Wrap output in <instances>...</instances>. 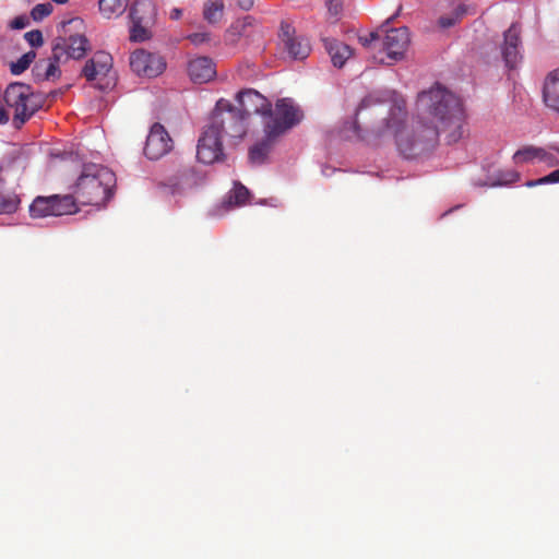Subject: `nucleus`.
I'll return each instance as SVG.
<instances>
[{
	"mask_svg": "<svg viewBox=\"0 0 559 559\" xmlns=\"http://www.w3.org/2000/svg\"><path fill=\"white\" fill-rule=\"evenodd\" d=\"M35 58L36 53L34 51L24 53L16 62L11 64V72L15 75L21 74L31 66Z\"/></svg>",
	"mask_w": 559,
	"mask_h": 559,
	"instance_id": "obj_30",
	"label": "nucleus"
},
{
	"mask_svg": "<svg viewBox=\"0 0 559 559\" xmlns=\"http://www.w3.org/2000/svg\"><path fill=\"white\" fill-rule=\"evenodd\" d=\"M115 185L116 176L109 168L98 164H85L72 194L75 205H104L111 198Z\"/></svg>",
	"mask_w": 559,
	"mask_h": 559,
	"instance_id": "obj_2",
	"label": "nucleus"
},
{
	"mask_svg": "<svg viewBox=\"0 0 559 559\" xmlns=\"http://www.w3.org/2000/svg\"><path fill=\"white\" fill-rule=\"evenodd\" d=\"M19 204V197L13 192L4 191L3 183L0 180V214H10L15 212Z\"/></svg>",
	"mask_w": 559,
	"mask_h": 559,
	"instance_id": "obj_25",
	"label": "nucleus"
},
{
	"mask_svg": "<svg viewBox=\"0 0 559 559\" xmlns=\"http://www.w3.org/2000/svg\"><path fill=\"white\" fill-rule=\"evenodd\" d=\"M552 148L555 151H557L559 154V147H552ZM538 160L547 164L550 167L559 165V158L557 156H555L552 153H550L544 148H542V154H539Z\"/></svg>",
	"mask_w": 559,
	"mask_h": 559,
	"instance_id": "obj_36",
	"label": "nucleus"
},
{
	"mask_svg": "<svg viewBox=\"0 0 559 559\" xmlns=\"http://www.w3.org/2000/svg\"><path fill=\"white\" fill-rule=\"evenodd\" d=\"M57 4H66L69 2V0H52Z\"/></svg>",
	"mask_w": 559,
	"mask_h": 559,
	"instance_id": "obj_43",
	"label": "nucleus"
},
{
	"mask_svg": "<svg viewBox=\"0 0 559 559\" xmlns=\"http://www.w3.org/2000/svg\"><path fill=\"white\" fill-rule=\"evenodd\" d=\"M25 40L29 46L38 48L44 45L43 33L39 29H33L24 34Z\"/></svg>",
	"mask_w": 559,
	"mask_h": 559,
	"instance_id": "obj_35",
	"label": "nucleus"
},
{
	"mask_svg": "<svg viewBox=\"0 0 559 559\" xmlns=\"http://www.w3.org/2000/svg\"><path fill=\"white\" fill-rule=\"evenodd\" d=\"M112 63L114 61L110 53L104 50H98L94 52V55L88 60H86L84 67L82 68V75L88 82L104 78L111 70Z\"/></svg>",
	"mask_w": 559,
	"mask_h": 559,
	"instance_id": "obj_15",
	"label": "nucleus"
},
{
	"mask_svg": "<svg viewBox=\"0 0 559 559\" xmlns=\"http://www.w3.org/2000/svg\"><path fill=\"white\" fill-rule=\"evenodd\" d=\"M556 182H559V168L554 170L552 173H550L549 175L543 177V178H539L537 180H528L526 181L525 186L528 187V188H533V187H536L538 185H544V183H556Z\"/></svg>",
	"mask_w": 559,
	"mask_h": 559,
	"instance_id": "obj_33",
	"label": "nucleus"
},
{
	"mask_svg": "<svg viewBox=\"0 0 559 559\" xmlns=\"http://www.w3.org/2000/svg\"><path fill=\"white\" fill-rule=\"evenodd\" d=\"M179 174H180V179H179V182L176 183V186L191 187L197 183V180L194 178L195 171L193 170V168H191V167L183 168L182 170H180Z\"/></svg>",
	"mask_w": 559,
	"mask_h": 559,
	"instance_id": "obj_32",
	"label": "nucleus"
},
{
	"mask_svg": "<svg viewBox=\"0 0 559 559\" xmlns=\"http://www.w3.org/2000/svg\"><path fill=\"white\" fill-rule=\"evenodd\" d=\"M207 126L233 139H241L247 132L245 115L224 98L217 100Z\"/></svg>",
	"mask_w": 559,
	"mask_h": 559,
	"instance_id": "obj_6",
	"label": "nucleus"
},
{
	"mask_svg": "<svg viewBox=\"0 0 559 559\" xmlns=\"http://www.w3.org/2000/svg\"><path fill=\"white\" fill-rule=\"evenodd\" d=\"M255 0H238V7L243 11H250L254 7Z\"/></svg>",
	"mask_w": 559,
	"mask_h": 559,
	"instance_id": "obj_39",
	"label": "nucleus"
},
{
	"mask_svg": "<svg viewBox=\"0 0 559 559\" xmlns=\"http://www.w3.org/2000/svg\"><path fill=\"white\" fill-rule=\"evenodd\" d=\"M3 99L8 108L13 110L12 123L20 129L43 106V98L24 83H11L4 91Z\"/></svg>",
	"mask_w": 559,
	"mask_h": 559,
	"instance_id": "obj_4",
	"label": "nucleus"
},
{
	"mask_svg": "<svg viewBox=\"0 0 559 559\" xmlns=\"http://www.w3.org/2000/svg\"><path fill=\"white\" fill-rule=\"evenodd\" d=\"M66 61L55 60V52L48 59L37 61L33 68L34 75L38 81H56L61 75L60 64Z\"/></svg>",
	"mask_w": 559,
	"mask_h": 559,
	"instance_id": "obj_19",
	"label": "nucleus"
},
{
	"mask_svg": "<svg viewBox=\"0 0 559 559\" xmlns=\"http://www.w3.org/2000/svg\"><path fill=\"white\" fill-rule=\"evenodd\" d=\"M542 98L548 109L559 114V68L550 71L545 76Z\"/></svg>",
	"mask_w": 559,
	"mask_h": 559,
	"instance_id": "obj_17",
	"label": "nucleus"
},
{
	"mask_svg": "<svg viewBox=\"0 0 559 559\" xmlns=\"http://www.w3.org/2000/svg\"><path fill=\"white\" fill-rule=\"evenodd\" d=\"M520 33H521V29L516 24H512L504 32V41L502 45V58H503L506 66L509 69H513L518 64V62L521 60Z\"/></svg>",
	"mask_w": 559,
	"mask_h": 559,
	"instance_id": "obj_16",
	"label": "nucleus"
},
{
	"mask_svg": "<svg viewBox=\"0 0 559 559\" xmlns=\"http://www.w3.org/2000/svg\"><path fill=\"white\" fill-rule=\"evenodd\" d=\"M300 110L288 98L278 99L272 109L271 116H266L269 121L264 124V132L269 136H278L288 129L293 128L301 120Z\"/></svg>",
	"mask_w": 559,
	"mask_h": 559,
	"instance_id": "obj_7",
	"label": "nucleus"
},
{
	"mask_svg": "<svg viewBox=\"0 0 559 559\" xmlns=\"http://www.w3.org/2000/svg\"><path fill=\"white\" fill-rule=\"evenodd\" d=\"M352 126H353V129H354L355 135H356L357 138H360L359 128H358L357 122H353V124H352Z\"/></svg>",
	"mask_w": 559,
	"mask_h": 559,
	"instance_id": "obj_42",
	"label": "nucleus"
},
{
	"mask_svg": "<svg viewBox=\"0 0 559 559\" xmlns=\"http://www.w3.org/2000/svg\"><path fill=\"white\" fill-rule=\"evenodd\" d=\"M225 4L223 0H206L203 4L202 15L209 24H217L224 16Z\"/></svg>",
	"mask_w": 559,
	"mask_h": 559,
	"instance_id": "obj_22",
	"label": "nucleus"
},
{
	"mask_svg": "<svg viewBox=\"0 0 559 559\" xmlns=\"http://www.w3.org/2000/svg\"><path fill=\"white\" fill-rule=\"evenodd\" d=\"M10 115L5 108L0 106V124H4L9 121Z\"/></svg>",
	"mask_w": 559,
	"mask_h": 559,
	"instance_id": "obj_41",
	"label": "nucleus"
},
{
	"mask_svg": "<svg viewBox=\"0 0 559 559\" xmlns=\"http://www.w3.org/2000/svg\"><path fill=\"white\" fill-rule=\"evenodd\" d=\"M29 24V20L27 16L25 15H19L16 17H14L11 23H10V26L13 28V29H23L25 28L27 25Z\"/></svg>",
	"mask_w": 559,
	"mask_h": 559,
	"instance_id": "obj_38",
	"label": "nucleus"
},
{
	"mask_svg": "<svg viewBox=\"0 0 559 559\" xmlns=\"http://www.w3.org/2000/svg\"><path fill=\"white\" fill-rule=\"evenodd\" d=\"M128 7V0H99L98 8L102 15L110 19L114 15H120Z\"/></svg>",
	"mask_w": 559,
	"mask_h": 559,
	"instance_id": "obj_24",
	"label": "nucleus"
},
{
	"mask_svg": "<svg viewBox=\"0 0 559 559\" xmlns=\"http://www.w3.org/2000/svg\"><path fill=\"white\" fill-rule=\"evenodd\" d=\"M237 100L240 106L238 110L245 115L246 119L252 114L263 117L271 116L272 114L271 103L255 90L240 91L237 94Z\"/></svg>",
	"mask_w": 559,
	"mask_h": 559,
	"instance_id": "obj_14",
	"label": "nucleus"
},
{
	"mask_svg": "<svg viewBox=\"0 0 559 559\" xmlns=\"http://www.w3.org/2000/svg\"><path fill=\"white\" fill-rule=\"evenodd\" d=\"M130 67L140 76L156 78L166 69L164 57L144 49H136L130 56Z\"/></svg>",
	"mask_w": 559,
	"mask_h": 559,
	"instance_id": "obj_11",
	"label": "nucleus"
},
{
	"mask_svg": "<svg viewBox=\"0 0 559 559\" xmlns=\"http://www.w3.org/2000/svg\"><path fill=\"white\" fill-rule=\"evenodd\" d=\"M539 154H542V147H536L533 145H526L520 150H518L513 154V162L515 164H526L534 162L535 159H539Z\"/></svg>",
	"mask_w": 559,
	"mask_h": 559,
	"instance_id": "obj_27",
	"label": "nucleus"
},
{
	"mask_svg": "<svg viewBox=\"0 0 559 559\" xmlns=\"http://www.w3.org/2000/svg\"><path fill=\"white\" fill-rule=\"evenodd\" d=\"M173 148V139L160 123H154L146 138L144 154L150 159H159Z\"/></svg>",
	"mask_w": 559,
	"mask_h": 559,
	"instance_id": "obj_13",
	"label": "nucleus"
},
{
	"mask_svg": "<svg viewBox=\"0 0 559 559\" xmlns=\"http://www.w3.org/2000/svg\"><path fill=\"white\" fill-rule=\"evenodd\" d=\"M222 134L206 124L197 147V157L203 164H213L224 159Z\"/></svg>",
	"mask_w": 559,
	"mask_h": 559,
	"instance_id": "obj_12",
	"label": "nucleus"
},
{
	"mask_svg": "<svg viewBox=\"0 0 559 559\" xmlns=\"http://www.w3.org/2000/svg\"><path fill=\"white\" fill-rule=\"evenodd\" d=\"M465 13L466 9L463 5H459L451 14L441 16L438 23L442 28L452 27Z\"/></svg>",
	"mask_w": 559,
	"mask_h": 559,
	"instance_id": "obj_29",
	"label": "nucleus"
},
{
	"mask_svg": "<svg viewBox=\"0 0 559 559\" xmlns=\"http://www.w3.org/2000/svg\"><path fill=\"white\" fill-rule=\"evenodd\" d=\"M326 7L330 14L337 16L343 10V0H328Z\"/></svg>",
	"mask_w": 559,
	"mask_h": 559,
	"instance_id": "obj_37",
	"label": "nucleus"
},
{
	"mask_svg": "<svg viewBox=\"0 0 559 559\" xmlns=\"http://www.w3.org/2000/svg\"><path fill=\"white\" fill-rule=\"evenodd\" d=\"M255 24V19L246 15L234 21L225 32L224 40L226 45H236L239 39L247 34V29Z\"/></svg>",
	"mask_w": 559,
	"mask_h": 559,
	"instance_id": "obj_21",
	"label": "nucleus"
},
{
	"mask_svg": "<svg viewBox=\"0 0 559 559\" xmlns=\"http://www.w3.org/2000/svg\"><path fill=\"white\" fill-rule=\"evenodd\" d=\"M391 100L388 127L394 129L397 150L405 158L418 157L437 143L440 133L445 134L448 143L457 142L463 135L464 108L462 100L455 94L436 84L428 91L418 94L417 108L431 117L433 126L417 122L411 128L403 126L406 118V104L394 92L369 94L359 104L356 115L371 106Z\"/></svg>",
	"mask_w": 559,
	"mask_h": 559,
	"instance_id": "obj_1",
	"label": "nucleus"
},
{
	"mask_svg": "<svg viewBox=\"0 0 559 559\" xmlns=\"http://www.w3.org/2000/svg\"><path fill=\"white\" fill-rule=\"evenodd\" d=\"M359 43L367 48L376 49L381 47L385 52L384 57L374 59L380 63H388L401 60L411 43L409 33L407 27H397L384 29L383 27L369 33L366 36H359Z\"/></svg>",
	"mask_w": 559,
	"mask_h": 559,
	"instance_id": "obj_3",
	"label": "nucleus"
},
{
	"mask_svg": "<svg viewBox=\"0 0 559 559\" xmlns=\"http://www.w3.org/2000/svg\"><path fill=\"white\" fill-rule=\"evenodd\" d=\"M188 73L194 83H205L216 75L215 63L209 57H198L188 64Z\"/></svg>",
	"mask_w": 559,
	"mask_h": 559,
	"instance_id": "obj_18",
	"label": "nucleus"
},
{
	"mask_svg": "<svg viewBox=\"0 0 559 559\" xmlns=\"http://www.w3.org/2000/svg\"><path fill=\"white\" fill-rule=\"evenodd\" d=\"M250 197L249 190L241 183L237 182L229 194V202L236 205H245Z\"/></svg>",
	"mask_w": 559,
	"mask_h": 559,
	"instance_id": "obj_28",
	"label": "nucleus"
},
{
	"mask_svg": "<svg viewBox=\"0 0 559 559\" xmlns=\"http://www.w3.org/2000/svg\"><path fill=\"white\" fill-rule=\"evenodd\" d=\"M83 25V20L74 17L61 23L62 34L58 35L51 43V51L55 52V60L69 61L82 60L91 51L90 39L83 33H68L67 26Z\"/></svg>",
	"mask_w": 559,
	"mask_h": 559,
	"instance_id": "obj_5",
	"label": "nucleus"
},
{
	"mask_svg": "<svg viewBox=\"0 0 559 559\" xmlns=\"http://www.w3.org/2000/svg\"><path fill=\"white\" fill-rule=\"evenodd\" d=\"M323 44L334 67L342 68L353 55V49L348 45L336 39L324 38Z\"/></svg>",
	"mask_w": 559,
	"mask_h": 559,
	"instance_id": "obj_20",
	"label": "nucleus"
},
{
	"mask_svg": "<svg viewBox=\"0 0 559 559\" xmlns=\"http://www.w3.org/2000/svg\"><path fill=\"white\" fill-rule=\"evenodd\" d=\"M76 211L78 206H75V200L71 194L39 195L29 205V215L33 218L69 215Z\"/></svg>",
	"mask_w": 559,
	"mask_h": 559,
	"instance_id": "obj_8",
	"label": "nucleus"
},
{
	"mask_svg": "<svg viewBox=\"0 0 559 559\" xmlns=\"http://www.w3.org/2000/svg\"><path fill=\"white\" fill-rule=\"evenodd\" d=\"M53 7L51 3H38L31 11V17L35 22H40L52 13Z\"/></svg>",
	"mask_w": 559,
	"mask_h": 559,
	"instance_id": "obj_31",
	"label": "nucleus"
},
{
	"mask_svg": "<svg viewBox=\"0 0 559 559\" xmlns=\"http://www.w3.org/2000/svg\"><path fill=\"white\" fill-rule=\"evenodd\" d=\"M521 175L519 171L513 169L498 170L491 175V188L492 187H507L519 181Z\"/></svg>",
	"mask_w": 559,
	"mask_h": 559,
	"instance_id": "obj_26",
	"label": "nucleus"
},
{
	"mask_svg": "<svg viewBox=\"0 0 559 559\" xmlns=\"http://www.w3.org/2000/svg\"><path fill=\"white\" fill-rule=\"evenodd\" d=\"M157 15L156 5L152 2H135L130 9L132 27L130 29V40L135 43L145 41L152 34L148 25L154 24Z\"/></svg>",
	"mask_w": 559,
	"mask_h": 559,
	"instance_id": "obj_9",
	"label": "nucleus"
},
{
	"mask_svg": "<svg viewBox=\"0 0 559 559\" xmlns=\"http://www.w3.org/2000/svg\"><path fill=\"white\" fill-rule=\"evenodd\" d=\"M187 39L191 44H193L195 46H200L203 44H210L212 41V34L210 32H195V33L189 34L187 36Z\"/></svg>",
	"mask_w": 559,
	"mask_h": 559,
	"instance_id": "obj_34",
	"label": "nucleus"
},
{
	"mask_svg": "<svg viewBox=\"0 0 559 559\" xmlns=\"http://www.w3.org/2000/svg\"><path fill=\"white\" fill-rule=\"evenodd\" d=\"M276 136H269V134L265 133V139H263L261 142L254 144L249 150V159L253 164H263L269 153L271 152L272 142Z\"/></svg>",
	"mask_w": 559,
	"mask_h": 559,
	"instance_id": "obj_23",
	"label": "nucleus"
},
{
	"mask_svg": "<svg viewBox=\"0 0 559 559\" xmlns=\"http://www.w3.org/2000/svg\"><path fill=\"white\" fill-rule=\"evenodd\" d=\"M280 45L292 60H305L311 52V45L307 37L298 35L295 27L283 21L281 23L280 33Z\"/></svg>",
	"mask_w": 559,
	"mask_h": 559,
	"instance_id": "obj_10",
	"label": "nucleus"
},
{
	"mask_svg": "<svg viewBox=\"0 0 559 559\" xmlns=\"http://www.w3.org/2000/svg\"><path fill=\"white\" fill-rule=\"evenodd\" d=\"M182 16V10L180 8H174L169 12V19L174 21L180 20Z\"/></svg>",
	"mask_w": 559,
	"mask_h": 559,
	"instance_id": "obj_40",
	"label": "nucleus"
}]
</instances>
